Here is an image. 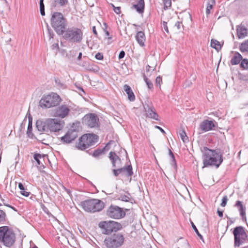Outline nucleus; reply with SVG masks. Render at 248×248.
I'll list each match as a JSON object with an SVG mask.
<instances>
[{"instance_id": "obj_1", "label": "nucleus", "mask_w": 248, "mask_h": 248, "mask_svg": "<svg viewBox=\"0 0 248 248\" xmlns=\"http://www.w3.org/2000/svg\"><path fill=\"white\" fill-rule=\"evenodd\" d=\"M201 151L202 153L203 167H215L218 168L223 161V154L218 149H210L204 147Z\"/></svg>"}, {"instance_id": "obj_2", "label": "nucleus", "mask_w": 248, "mask_h": 248, "mask_svg": "<svg viewBox=\"0 0 248 248\" xmlns=\"http://www.w3.org/2000/svg\"><path fill=\"white\" fill-rule=\"evenodd\" d=\"M51 25L56 33L62 35L67 27V20L60 12H54L51 17Z\"/></svg>"}, {"instance_id": "obj_3", "label": "nucleus", "mask_w": 248, "mask_h": 248, "mask_svg": "<svg viewBox=\"0 0 248 248\" xmlns=\"http://www.w3.org/2000/svg\"><path fill=\"white\" fill-rule=\"evenodd\" d=\"M16 240V235L13 231L9 227H0V242L7 247L13 245Z\"/></svg>"}, {"instance_id": "obj_4", "label": "nucleus", "mask_w": 248, "mask_h": 248, "mask_svg": "<svg viewBox=\"0 0 248 248\" xmlns=\"http://www.w3.org/2000/svg\"><path fill=\"white\" fill-rule=\"evenodd\" d=\"M80 205L85 211L94 213L101 211L104 207V203L98 199H90L82 201Z\"/></svg>"}, {"instance_id": "obj_5", "label": "nucleus", "mask_w": 248, "mask_h": 248, "mask_svg": "<svg viewBox=\"0 0 248 248\" xmlns=\"http://www.w3.org/2000/svg\"><path fill=\"white\" fill-rule=\"evenodd\" d=\"M98 137L94 134H86L82 135L76 143V148L78 150H84L90 146L94 145L97 142Z\"/></svg>"}, {"instance_id": "obj_6", "label": "nucleus", "mask_w": 248, "mask_h": 248, "mask_svg": "<svg viewBox=\"0 0 248 248\" xmlns=\"http://www.w3.org/2000/svg\"><path fill=\"white\" fill-rule=\"evenodd\" d=\"M61 101L60 96L56 93L43 96L39 101V106L43 108H49L58 105Z\"/></svg>"}, {"instance_id": "obj_7", "label": "nucleus", "mask_w": 248, "mask_h": 248, "mask_svg": "<svg viewBox=\"0 0 248 248\" xmlns=\"http://www.w3.org/2000/svg\"><path fill=\"white\" fill-rule=\"evenodd\" d=\"M63 38L69 42L72 43H80L82 39L83 32L78 28H69L64 30Z\"/></svg>"}, {"instance_id": "obj_8", "label": "nucleus", "mask_w": 248, "mask_h": 248, "mask_svg": "<svg viewBox=\"0 0 248 248\" xmlns=\"http://www.w3.org/2000/svg\"><path fill=\"white\" fill-rule=\"evenodd\" d=\"M124 237L120 233L113 234L107 237L104 240V244L107 248H119L124 243Z\"/></svg>"}, {"instance_id": "obj_9", "label": "nucleus", "mask_w": 248, "mask_h": 248, "mask_svg": "<svg viewBox=\"0 0 248 248\" xmlns=\"http://www.w3.org/2000/svg\"><path fill=\"white\" fill-rule=\"evenodd\" d=\"M98 226L102 230V233L107 235L116 232L122 228L120 223L114 221H101L98 224Z\"/></svg>"}, {"instance_id": "obj_10", "label": "nucleus", "mask_w": 248, "mask_h": 248, "mask_svg": "<svg viewBox=\"0 0 248 248\" xmlns=\"http://www.w3.org/2000/svg\"><path fill=\"white\" fill-rule=\"evenodd\" d=\"M233 234L235 247H239L244 243L248 242V235L243 226H240L235 227L233 230Z\"/></svg>"}, {"instance_id": "obj_11", "label": "nucleus", "mask_w": 248, "mask_h": 248, "mask_svg": "<svg viewBox=\"0 0 248 248\" xmlns=\"http://www.w3.org/2000/svg\"><path fill=\"white\" fill-rule=\"evenodd\" d=\"M64 125V121L59 118H48L46 119L47 132H59L63 128Z\"/></svg>"}, {"instance_id": "obj_12", "label": "nucleus", "mask_w": 248, "mask_h": 248, "mask_svg": "<svg viewBox=\"0 0 248 248\" xmlns=\"http://www.w3.org/2000/svg\"><path fill=\"white\" fill-rule=\"evenodd\" d=\"M107 215L116 219H121L125 216V211L123 208L114 205H111L107 211Z\"/></svg>"}, {"instance_id": "obj_13", "label": "nucleus", "mask_w": 248, "mask_h": 248, "mask_svg": "<svg viewBox=\"0 0 248 248\" xmlns=\"http://www.w3.org/2000/svg\"><path fill=\"white\" fill-rule=\"evenodd\" d=\"M83 122L88 127H96L99 125V118L94 113H89L84 116Z\"/></svg>"}, {"instance_id": "obj_14", "label": "nucleus", "mask_w": 248, "mask_h": 248, "mask_svg": "<svg viewBox=\"0 0 248 248\" xmlns=\"http://www.w3.org/2000/svg\"><path fill=\"white\" fill-rule=\"evenodd\" d=\"M78 137V132L74 129H69L65 135L60 138V141L63 144L72 143Z\"/></svg>"}, {"instance_id": "obj_15", "label": "nucleus", "mask_w": 248, "mask_h": 248, "mask_svg": "<svg viewBox=\"0 0 248 248\" xmlns=\"http://www.w3.org/2000/svg\"><path fill=\"white\" fill-rule=\"evenodd\" d=\"M70 109L68 106L62 105L53 110V115L54 117L62 119L66 117L69 114Z\"/></svg>"}, {"instance_id": "obj_16", "label": "nucleus", "mask_w": 248, "mask_h": 248, "mask_svg": "<svg viewBox=\"0 0 248 248\" xmlns=\"http://www.w3.org/2000/svg\"><path fill=\"white\" fill-rule=\"evenodd\" d=\"M215 127L213 121L205 120L203 121L199 125V129L203 132H207L212 130Z\"/></svg>"}, {"instance_id": "obj_17", "label": "nucleus", "mask_w": 248, "mask_h": 248, "mask_svg": "<svg viewBox=\"0 0 248 248\" xmlns=\"http://www.w3.org/2000/svg\"><path fill=\"white\" fill-rule=\"evenodd\" d=\"M144 108L147 117L155 120H158V115L155 112L154 107H150L148 105H145L144 106Z\"/></svg>"}, {"instance_id": "obj_18", "label": "nucleus", "mask_w": 248, "mask_h": 248, "mask_svg": "<svg viewBox=\"0 0 248 248\" xmlns=\"http://www.w3.org/2000/svg\"><path fill=\"white\" fill-rule=\"evenodd\" d=\"M237 34L239 39L245 38L247 35V29L243 25H240L237 27Z\"/></svg>"}, {"instance_id": "obj_19", "label": "nucleus", "mask_w": 248, "mask_h": 248, "mask_svg": "<svg viewBox=\"0 0 248 248\" xmlns=\"http://www.w3.org/2000/svg\"><path fill=\"white\" fill-rule=\"evenodd\" d=\"M121 175L124 176H130L133 174L132 167L131 165H128L122 168H120Z\"/></svg>"}, {"instance_id": "obj_20", "label": "nucleus", "mask_w": 248, "mask_h": 248, "mask_svg": "<svg viewBox=\"0 0 248 248\" xmlns=\"http://www.w3.org/2000/svg\"><path fill=\"white\" fill-rule=\"evenodd\" d=\"M123 89L124 91L127 94L128 99L130 101H134L135 99V96L131 87L129 85L125 84L124 86Z\"/></svg>"}, {"instance_id": "obj_21", "label": "nucleus", "mask_w": 248, "mask_h": 248, "mask_svg": "<svg viewBox=\"0 0 248 248\" xmlns=\"http://www.w3.org/2000/svg\"><path fill=\"white\" fill-rule=\"evenodd\" d=\"M136 39L140 46H144V42L146 39L144 32L141 31H138L136 35Z\"/></svg>"}, {"instance_id": "obj_22", "label": "nucleus", "mask_w": 248, "mask_h": 248, "mask_svg": "<svg viewBox=\"0 0 248 248\" xmlns=\"http://www.w3.org/2000/svg\"><path fill=\"white\" fill-rule=\"evenodd\" d=\"M36 126L38 131L40 132H47V127L46 126V119L44 121H37L36 123Z\"/></svg>"}, {"instance_id": "obj_23", "label": "nucleus", "mask_w": 248, "mask_h": 248, "mask_svg": "<svg viewBox=\"0 0 248 248\" xmlns=\"http://www.w3.org/2000/svg\"><path fill=\"white\" fill-rule=\"evenodd\" d=\"M235 206H236L239 211L240 212V215L241 216L243 219H246V208L244 207L241 201H238L235 203Z\"/></svg>"}, {"instance_id": "obj_24", "label": "nucleus", "mask_w": 248, "mask_h": 248, "mask_svg": "<svg viewBox=\"0 0 248 248\" xmlns=\"http://www.w3.org/2000/svg\"><path fill=\"white\" fill-rule=\"evenodd\" d=\"M133 8L140 14H141L144 12V0H139L137 4H134Z\"/></svg>"}, {"instance_id": "obj_25", "label": "nucleus", "mask_w": 248, "mask_h": 248, "mask_svg": "<svg viewBox=\"0 0 248 248\" xmlns=\"http://www.w3.org/2000/svg\"><path fill=\"white\" fill-rule=\"evenodd\" d=\"M242 60V55L239 52H235L233 56L231 59V63L232 65H236L239 64Z\"/></svg>"}, {"instance_id": "obj_26", "label": "nucleus", "mask_w": 248, "mask_h": 248, "mask_svg": "<svg viewBox=\"0 0 248 248\" xmlns=\"http://www.w3.org/2000/svg\"><path fill=\"white\" fill-rule=\"evenodd\" d=\"M109 158L111 160L113 167H116V163L117 161H120L119 156L114 152H110L109 153Z\"/></svg>"}, {"instance_id": "obj_27", "label": "nucleus", "mask_w": 248, "mask_h": 248, "mask_svg": "<svg viewBox=\"0 0 248 248\" xmlns=\"http://www.w3.org/2000/svg\"><path fill=\"white\" fill-rule=\"evenodd\" d=\"M178 134L184 142H188V138L186 135L185 131L183 128H181L179 129Z\"/></svg>"}, {"instance_id": "obj_28", "label": "nucleus", "mask_w": 248, "mask_h": 248, "mask_svg": "<svg viewBox=\"0 0 248 248\" xmlns=\"http://www.w3.org/2000/svg\"><path fill=\"white\" fill-rule=\"evenodd\" d=\"M240 50L242 53L248 55V40L241 44Z\"/></svg>"}, {"instance_id": "obj_29", "label": "nucleus", "mask_w": 248, "mask_h": 248, "mask_svg": "<svg viewBox=\"0 0 248 248\" xmlns=\"http://www.w3.org/2000/svg\"><path fill=\"white\" fill-rule=\"evenodd\" d=\"M45 157H47V155H41L40 154H35L33 155L34 160L39 165L42 164L41 159H43V160H44Z\"/></svg>"}, {"instance_id": "obj_30", "label": "nucleus", "mask_w": 248, "mask_h": 248, "mask_svg": "<svg viewBox=\"0 0 248 248\" xmlns=\"http://www.w3.org/2000/svg\"><path fill=\"white\" fill-rule=\"evenodd\" d=\"M68 3V0H54L53 6L59 5L62 7L65 6Z\"/></svg>"}, {"instance_id": "obj_31", "label": "nucleus", "mask_w": 248, "mask_h": 248, "mask_svg": "<svg viewBox=\"0 0 248 248\" xmlns=\"http://www.w3.org/2000/svg\"><path fill=\"white\" fill-rule=\"evenodd\" d=\"M211 46L217 50H219L221 48L219 42L215 39L211 40Z\"/></svg>"}, {"instance_id": "obj_32", "label": "nucleus", "mask_w": 248, "mask_h": 248, "mask_svg": "<svg viewBox=\"0 0 248 248\" xmlns=\"http://www.w3.org/2000/svg\"><path fill=\"white\" fill-rule=\"evenodd\" d=\"M169 155L170 156V163L171 166L173 167L174 169H176V162L175 159L174 155L171 151L169 149Z\"/></svg>"}, {"instance_id": "obj_33", "label": "nucleus", "mask_w": 248, "mask_h": 248, "mask_svg": "<svg viewBox=\"0 0 248 248\" xmlns=\"http://www.w3.org/2000/svg\"><path fill=\"white\" fill-rule=\"evenodd\" d=\"M191 226H192V228L193 229V230H194L195 233L199 237L200 239L204 242L203 236L200 233V232L198 231L196 226L195 225V224L192 221H191Z\"/></svg>"}, {"instance_id": "obj_34", "label": "nucleus", "mask_w": 248, "mask_h": 248, "mask_svg": "<svg viewBox=\"0 0 248 248\" xmlns=\"http://www.w3.org/2000/svg\"><path fill=\"white\" fill-rule=\"evenodd\" d=\"M144 80L146 82V84L149 89L153 88V84L152 81L149 80L145 75H143Z\"/></svg>"}, {"instance_id": "obj_35", "label": "nucleus", "mask_w": 248, "mask_h": 248, "mask_svg": "<svg viewBox=\"0 0 248 248\" xmlns=\"http://www.w3.org/2000/svg\"><path fill=\"white\" fill-rule=\"evenodd\" d=\"M104 150L105 148L102 149H97L94 150L93 154V156L95 157H98L103 153Z\"/></svg>"}, {"instance_id": "obj_36", "label": "nucleus", "mask_w": 248, "mask_h": 248, "mask_svg": "<svg viewBox=\"0 0 248 248\" xmlns=\"http://www.w3.org/2000/svg\"><path fill=\"white\" fill-rule=\"evenodd\" d=\"M40 11L41 15L43 16L45 15V5L44 4V0H40Z\"/></svg>"}, {"instance_id": "obj_37", "label": "nucleus", "mask_w": 248, "mask_h": 248, "mask_svg": "<svg viewBox=\"0 0 248 248\" xmlns=\"http://www.w3.org/2000/svg\"><path fill=\"white\" fill-rule=\"evenodd\" d=\"M240 66L241 68L244 69H248V60L247 59H244L242 60Z\"/></svg>"}, {"instance_id": "obj_38", "label": "nucleus", "mask_w": 248, "mask_h": 248, "mask_svg": "<svg viewBox=\"0 0 248 248\" xmlns=\"http://www.w3.org/2000/svg\"><path fill=\"white\" fill-rule=\"evenodd\" d=\"M18 187L20 190V193L23 196H24L25 197H28L29 196L30 192L26 191L27 189L25 188V187Z\"/></svg>"}, {"instance_id": "obj_39", "label": "nucleus", "mask_w": 248, "mask_h": 248, "mask_svg": "<svg viewBox=\"0 0 248 248\" xmlns=\"http://www.w3.org/2000/svg\"><path fill=\"white\" fill-rule=\"evenodd\" d=\"M6 214L2 210H0V222H4L6 219Z\"/></svg>"}, {"instance_id": "obj_40", "label": "nucleus", "mask_w": 248, "mask_h": 248, "mask_svg": "<svg viewBox=\"0 0 248 248\" xmlns=\"http://www.w3.org/2000/svg\"><path fill=\"white\" fill-rule=\"evenodd\" d=\"M228 201V197L227 196H225L223 197L222 199L221 203H220V205L222 207H224L226 205L227 202Z\"/></svg>"}, {"instance_id": "obj_41", "label": "nucleus", "mask_w": 248, "mask_h": 248, "mask_svg": "<svg viewBox=\"0 0 248 248\" xmlns=\"http://www.w3.org/2000/svg\"><path fill=\"white\" fill-rule=\"evenodd\" d=\"M171 3L170 0H166L164 1V9H168L170 7Z\"/></svg>"}, {"instance_id": "obj_42", "label": "nucleus", "mask_w": 248, "mask_h": 248, "mask_svg": "<svg viewBox=\"0 0 248 248\" xmlns=\"http://www.w3.org/2000/svg\"><path fill=\"white\" fill-rule=\"evenodd\" d=\"M215 4V0H208L207 7L209 9H212L213 6Z\"/></svg>"}, {"instance_id": "obj_43", "label": "nucleus", "mask_w": 248, "mask_h": 248, "mask_svg": "<svg viewBox=\"0 0 248 248\" xmlns=\"http://www.w3.org/2000/svg\"><path fill=\"white\" fill-rule=\"evenodd\" d=\"M162 81V77L161 76H158L155 79V84L156 86H159L160 87L161 83Z\"/></svg>"}, {"instance_id": "obj_44", "label": "nucleus", "mask_w": 248, "mask_h": 248, "mask_svg": "<svg viewBox=\"0 0 248 248\" xmlns=\"http://www.w3.org/2000/svg\"><path fill=\"white\" fill-rule=\"evenodd\" d=\"M119 199L124 202H128L129 201L130 198L128 195H122Z\"/></svg>"}, {"instance_id": "obj_45", "label": "nucleus", "mask_w": 248, "mask_h": 248, "mask_svg": "<svg viewBox=\"0 0 248 248\" xmlns=\"http://www.w3.org/2000/svg\"><path fill=\"white\" fill-rule=\"evenodd\" d=\"M32 131V122L29 120L27 133L29 135Z\"/></svg>"}, {"instance_id": "obj_46", "label": "nucleus", "mask_w": 248, "mask_h": 248, "mask_svg": "<svg viewBox=\"0 0 248 248\" xmlns=\"http://www.w3.org/2000/svg\"><path fill=\"white\" fill-rule=\"evenodd\" d=\"M95 58L98 60H102L103 59V55L101 53L98 52L96 54Z\"/></svg>"}, {"instance_id": "obj_47", "label": "nucleus", "mask_w": 248, "mask_h": 248, "mask_svg": "<svg viewBox=\"0 0 248 248\" xmlns=\"http://www.w3.org/2000/svg\"><path fill=\"white\" fill-rule=\"evenodd\" d=\"M104 26L105 27V29H104V31L105 32V34H106V35L108 37V39H111V37H109V32L107 30V23H104Z\"/></svg>"}, {"instance_id": "obj_48", "label": "nucleus", "mask_w": 248, "mask_h": 248, "mask_svg": "<svg viewBox=\"0 0 248 248\" xmlns=\"http://www.w3.org/2000/svg\"><path fill=\"white\" fill-rule=\"evenodd\" d=\"M167 22L163 21L162 25V29L166 31L167 33H169V30L167 25Z\"/></svg>"}, {"instance_id": "obj_49", "label": "nucleus", "mask_w": 248, "mask_h": 248, "mask_svg": "<svg viewBox=\"0 0 248 248\" xmlns=\"http://www.w3.org/2000/svg\"><path fill=\"white\" fill-rule=\"evenodd\" d=\"M113 174L115 176H118L119 174L121 175V172L120 169L117 170H113Z\"/></svg>"}, {"instance_id": "obj_50", "label": "nucleus", "mask_w": 248, "mask_h": 248, "mask_svg": "<svg viewBox=\"0 0 248 248\" xmlns=\"http://www.w3.org/2000/svg\"><path fill=\"white\" fill-rule=\"evenodd\" d=\"M47 30H48V34H49V40H50L51 38H53L54 34L53 32V31L48 28L47 29Z\"/></svg>"}, {"instance_id": "obj_51", "label": "nucleus", "mask_w": 248, "mask_h": 248, "mask_svg": "<svg viewBox=\"0 0 248 248\" xmlns=\"http://www.w3.org/2000/svg\"><path fill=\"white\" fill-rule=\"evenodd\" d=\"M114 7V11L117 14H119L121 12V9L120 7H115L113 5H112Z\"/></svg>"}, {"instance_id": "obj_52", "label": "nucleus", "mask_w": 248, "mask_h": 248, "mask_svg": "<svg viewBox=\"0 0 248 248\" xmlns=\"http://www.w3.org/2000/svg\"><path fill=\"white\" fill-rule=\"evenodd\" d=\"M125 56V52L124 51H121L119 55V59H123Z\"/></svg>"}, {"instance_id": "obj_53", "label": "nucleus", "mask_w": 248, "mask_h": 248, "mask_svg": "<svg viewBox=\"0 0 248 248\" xmlns=\"http://www.w3.org/2000/svg\"><path fill=\"white\" fill-rule=\"evenodd\" d=\"M62 188L67 193V194H68L69 195H71V190L69 188H68L66 187H62Z\"/></svg>"}, {"instance_id": "obj_54", "label": "nucleus", "mask_w": 248, "mask_h": 248, "mask_svg": "<svg viewBox=\"0 0 248 248\" xmlns=\"http://www.w3.org/2000/svg\"><path fill=\"white\" fill-rule=\"evenodd\" d=\"M3 204H4V205L5 206H7V207H9V208H11V209H13L14 211H16V212H17V210H16V209L14 207H13V206H11V205H9V204H6V203H4Z\"/></svg>"}, {"instance_id": "obj_55", "label": "nucleus", "mask_w": 248, "mask_h": 248, "mask_svg": "<svg viewBox=\"0 0 248 248\" xmlns=\"http://www.w3.org/2000/svg\"><path fill=\"white\" fill-rule=\"evenodd\" d=\"M181 22L179 21H177L175 24V26L177 28L178 30H179L181 28Z\"/></svg>"}, {"instance_id": "obj_56", "label": "nucleus", "mask_w": 248, "mask_h": 248, "mask_svg": "<svg viewBox=\"0 0 248 248\" xmlns=\"http://www.w3.org/2000/svg\"><path fill=\"white\" fill-rule=\"evenodd\" d=\"M52 49H58L59 48V45L58 43H55L52 46Z\"/></svg>"}, {"instance_id": "obj_57", "label": "nucleus", "mask_w": 248, "mask_h": 248, "mask_svg": "<svg viewBox=\"0 0 248 248\" xmlns=\"http://www.w3.org/2000/svg\"><path fill=\"white\" fill-rule=\"evenodd\" d=\"M217 213L219 217H223V211H220L218 209L217 211Z\"/></svg>"}, {"instance_id": "obj_58", "label": "nucleus", "mask_w": 248, "mask_h": 248, "mask_svg": "<svg viewBox=\"0 0 248 248\" xmlns=\"http://www.w3.org/2000/svg\"><path fill=\"white\" fill-rule=\"evenodd\" d=\"M155 127L157 128L158 129H159L161 132H162L163 133H165V131L160 127L158 126H155Z\"/></svg>"}, {"instance_id": "obj_59", "label": "nucleus", "mask_w": 248, "mask_h": 248, "mask_svg": "<svg viewBox=\"0 0 248 248\" xmlns=\"http://www.w3.org/2000/svg\"><path fill=\"white\" fill-rule=\"evenodd\" d=\"M93 31L94 34L97 35V31H96L95 27V26H93Z\"/></svg>"}, {"instance_id": "obj_60", "label": "nucleus", "mask_w": 248, "mask_h": 248, "mask_svg": "<svg viewBox=\"0 0 248 248\" xmlns=\"http://www.w3.org/2000/svg\"><path fill=\"white\" fill-rule=\"evenodd\" d=\"M211 9H209V8L208 7H206V13L207 15H208L210 13V10H211Z\"/></svg>"}, {"instance_id": "obj_61", "label": "nucleus", "mask_w": 248, "mask_h": 248, "mask_svg": "<svg viewBox=\"0 0 248 248\" xmlns=\"http://www.w3.org/2000/svg\"><path fill=\"white\" fill-rule=\"evenodd\" d=\"M81 56H82V53L81 52H80L78 54V60H80L81 58Z\"/></svg>"}, {"instance_id": "obj_62", "label": "nucleus", "mask_w": 248, "mask_h": 248, "mask_svg": "<svg viewBox=\"0 0 248 248\" xmlns=\"http://www.w3.org/2000/svg\"><path fill=\"white\" fill-rule=\"evenodd\" d=\"M78 89H79V90L82 91L85 94V92L84 91L83 89L81 87L78 88Z\"/></svg>"}, {"instance_id": "obj_63", "label": "nucleus", "mask_w": 248, "mask_h": 248, "mask_svg": "<svg viewBox=\"0 0 248 248\" xmlns=\"http://www.w3.org/2000/svg\"><path fill=\"white\" fill-rule=\"evenodd\" d=\"M150 68V66L149 65H148L147 67H146V71H149V69Z\"/></svg>"}, {"instance_id": "obj_64", "label": "nucleus", "mask_w": 248, "mask_h": 248, "mask_svg": "<svg viewBox=\"0 0 248 248\" xmlns=\"http://www.w3.org/2000/svg\"><path fill=\"white\" fill-rule=\"evenodd\" d=\"M232 223H233V221L232 220H230L229 221H228V224L230 223V224H231Z\"/></svg>"}]
</instances>
